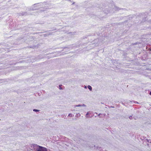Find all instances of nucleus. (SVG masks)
I'll return each instance as SVG.
<instances>
[{"label":"nucleus","instance_id":"1","mask_svg":"<svg viewBox=\"0 0 151 151\" xmlns=\"http://www.w3.org/2000/svg\"><path fill=\"white\" fill-rule=\"evenodd\" d=\"M109 6H103V4L100 6V7L99 8L97 7V9H99V11H101V10L104 12L105 14H107L108 13L110 12H112L114 10L115 11H119L120 9L114 5L112 7H109Z\"/></svg>","mask_w":151,"mask_h":151},{"label":"nucleus","instance_id":"2","mask_svg":"<svg viewBox=\"0 0 151 151\" xmlns=\"http://www.w3.org/2000/svg\"><path fill=\"white\" fill-rule=\"evenodd\" d=\"M46 2H44L43 3H39L37 4H35L33 5L34 6L33 7H31L30 8V10H34L38 9L39 8H45V9H49V8H48L47 6Z\"/></svg>","mask_w":151,"mask_h":151},{"label":"nucleus","instance_id":"3","mask_svg":"<svg viewBox=\"0 0 151 151\" xmlns=\"http://www.w3.org/2000/svg\"><path fill=\"white\" fill-rule=\"evenodd\" d=\"M147 17V14L146 13H145L143 14L140 13L139 14V16H138L137 17V18H139V17L141 18V19H142V20L141 21V23H143L145 22V23L147 22L146 20V18Z\"/></svg>","mask_w":151,"mask_h":151},{"label":"nucleus","instance_id":"4","mask_svg":"<svg viewBox=\"0 0 151 151\" xmlns=\"http://www.w3.org/2000/svg\"><path fill=\"white\" fill-rule=\"evenodd\" d=\"M99 40V38L95 39L92 42V44H91V47H94L98 46L99 44L100 43ZM92 48H90V49H91Z\"/></svg>","mask_w":151,"mask_h":151},{"label":"nucleus","instance_id":"5","mask_svg":"<svg viewBox=\"0 0 151 151\" xmlns=\"http://www.w3.org/2000/svg\"><path fill=\"white\" fill-rule=\"evenodd\" d=\"M80 44H78V45H72L70 46H69L68 47H66L67 48V50H68V49H73L74 48H75V47H78L80 46ZM68 51L67 50V52Z\"/></svg>","mask_w":151,"mask_h":151},{"label":"nucleus","instance_id":"6","mask_svg":"<svg viewBox=\"0 0 151 151\" xmlns=\"http://www.w3.org/2000/svg\"><path fill=\"white\" fill-rule=\"evenodd\" d=\"M19 14V16L22 15L23 16H26L27 15H28L27 13V12H21L19 14Z\"/></svg>","mask_w":151,"mask_h":151},{"label":"nucleus","instance_id":"7","mask_svg":"<svg viewBox=\"0 0 151 151\" xmlns=\"http://www.w3.org/2000/svg\"><path fill=\"white\" fill-rule=\"evenodd\" d=\"M74 107H80V106H84V107H86V105L84 104H79L77 105H74Z\"/></svg>","mask_w":151,"mask_h":151},{"label":"nucleus","instance_id":"8","mask_svg":"<svg viewBox=\"0 0 151 151\" xmlns=\"http://www.w3.org/2000/svg\"><path fill=\"white\" fill-rule=\"evenodd\" d=\"M75 33L74 32H69V33H68V35H67V37H68L69 36L71 35V37L72 38L73 37V36L75 35Z\"/></svg>","mask_w":151,"mask_h":151},{"label":"nucleus","instance_id":"9","mask_svg":"<svg viewBox=\"0 0 151 151\" xmlns=\"http://www.w3.org/2000/svg\"><path fill=\"white\" fill-rule=\"evenodd\" d=\"M88 88L90 90V91H91L92 90V87L88 85Z\"/></svg>","mask_w":151,"mask_h":151},{"label":"nucleus","instance_id":"10","mask_svg":"<svg viewBox=\"0 0 151 151\" xmlns=\"http://www.w3.org/2000/svg\"><path fill=\"white\" fill-rule=\"evenodd\" d=\"M140 43L139 42H136V43H134L132 44V45H139V44Z\"/></svg>","mask_w":151,"mask_h":151},{"label":"nucleus","instance_id":"11","mask_svg":"<svg viewBox=\"0 0 151 151\" xmlns=\"http://www.w3.org/2000/svg\"><path fill=\"white\" fill-rule=\"evenodd\" d=\"M40 110H39L37 109H33V111H34L36 112H38Z\"/></svg>","mask_w":151,"mask_h":151},{"label":"nucleus","instance_id":"12","mask_svg":"<svg viewBox=\"0 0 151 151\" xmlns=\"http://www.w3.org/2000/svg\"><path fill=\"white\" fill-rule=\"evenodd\" d=\"M151 18V16H149V18ZM147 22H151V19L148 20L147 21Z\"/></svg>","mask_w":151,"mask_h":151},{"label":"nucleus","instance_id":"13","mask_svg":"<svg viewBox=\"0 0 151 151\" xmlns=\"http://www.w3.org/2000/svg\"><path fill=\"white\" fill-rule=\"evenodd\" d=\"M132 116H130L129 117V118L130 119H132Z\"/></svg>","mask_w":151,"mask_h":151},{"label":"nucleus","instance_id":"14","mask_svg":"<svg viewBox=\"0 0 151 151\" xmlns=\"http://www.w3.org/2000/svg\"><path fill=\"white\" fill-rule=\"evenodd\" d=\"M62 85H60L59 86V88L60 89H62V88L61 87V86H62Z\"/></svg>","mask_w":151,"mask_h":151},{"label":"nucleus","instance_id":"15","mask_svg":"<svg viewBox=\"0 0 151 151\" xmlns=\"http://www.w3.org/2000/svg\"><path fill=\"white\" fill-rule=\"evenodd\" d=\"M101 114H99L98 115V116L99 117V118H101Z\"/></svg>","mask_w":151,"mask_h":151},{"label":"nucleus","instance_id":"16","mask_svg":"<svg viewBox=\"0 0 151 151\" xmlns=\"http://www.w3.org/2000/svg\"><path fill=\"white\" fill-rule=\"evenodd\" d=\"M72 114H70L68 115V116H72Z\"/></svg>","mask_w":151,"mask_h":151},{"label":"nucleus","instance_id":"17","mask_svg":"<svg viewBox=\"0 0 151 151\" xmlns=\"http://www.w3.org/2000/svg\"><path fill=\"white\" fill-rule=\"evenodd\" d=\"M89 114V112H88L86 114V116H87V115Z\"/></svg>","mask_w":151,"mask_h":151},{"label":"nucleus","instance_id":"18","mask_svg":"<svg viewBox=\"0 0 151 151\" xmlns=\"http://www.w3.org/2000/svg\"><path fill=\"white\" fill-rule=\"evenodd\" d=\"M84 88H87V87H86V86H84Z\"/></svg>","mask_w":151,"mask_h":151},{"label":"nucleus","instance_id":"19","mask_svg":"<svg viewBox=\"0 0 151 151\" xmlns=\"http://www.w3.org/2000/svg\"><path fill=\"white\" fill-rule=\"evenodd\" d=\"M149 94H150V95H151V91H150V92Z\"/></svg>","mask_w":151,"mask_h":151},{"label":"nucleus","instance_id":"20","mask_svg":"<svg viewBox=\"0 0 151 151\" xmlns=\"http://www.w3.org/2000/svg\"><path fill=\"white\" fill-rule=\"evenodd\" d=\"M24 61H20V62L21 63H23V62Z\"/></svg>","mask_w":151,"mask_h":151},{"label":"nucleus","instance_id":"21","mask_svg":"<svg viewBox=\"0 0 151 151\" xmlns=\"http://www.w3.org/2000/svg\"><path fill=\"white\" fill-rule=\"evenodd\" d=\"M40 10L42 11H45V10H43V9H41Z\"/></svg>","mask_w":151,"mask_h":151},{"label":"nucleus","instance_id":"22","mask_svg":"<svg viewBox=\"0 0 151 151\" xmlns=\"http://www.w3.org/2000/svg\"><path fill=\"white\" fill-rule=\"evenodd\" d=\"M64 115H62L61 116H62V117H64Z\"/></svg>","mask_w":151,"mask_h":151},{"label":"nucleus","instance_id":"23","mask_svg":"<svg viewBox=\"0 0 151 151\" xmlns=\"http://www.w3.org/2000/svg\"><path fill=\"white\" fill-rule=\"evenodd\" d=\"M75 4V2H73V4Z\"/></svg>","mask_w":151,"mask_h":151},{"label":"nucleus","instance_id":"24","mask_svg":"<svg viewBox=\"0 0 151 151\" xmlns=\"http://www.w3.org/2000/svg\"><path fill=\"white\" fill-rule=\"evenodd\" d=\"M68 0L70 1L71 0Z\"/></svg>","mask_w":151,"mask_h":151},{"label":"nucleus","instance_id":"25","mask_svg":"<svg viewBox=\"0 0 151 151\" xmlns=\"http://www.w3.org/2000/svg\"><path fill=\"white\" fill-rule=\"evenodd\" d=\"M96 113V114H97V113H96H96Z\"/></svg>","mask_w":151,"mask_h":151},{"label":"nucleus","instance_id":"26","mask_svg":"<svg viewBox=\"0 0 151 151\" xmlns=\"http://www.w3.org/2000/svg\"><path fill=\"white\" fill-rule=\"evenodd\" d=\"M134 119H136L135 118H134Z\"/></svg>","mask_w":151,"mask_h":151}]
</instances>
